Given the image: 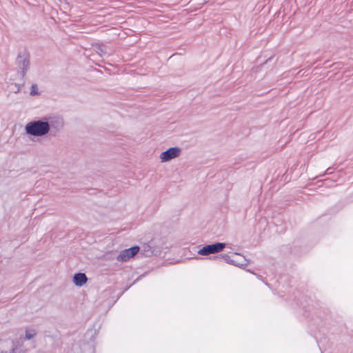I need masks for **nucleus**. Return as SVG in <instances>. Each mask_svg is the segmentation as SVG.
I'll return each instance as SVG.
<instances>
[{
    "label": "nucleus",
    "mask_w": 353,
    "mask_h": 353,
    "mask_svg": "<svg viewBox=\"0 0 353 353\" xmlns=\"http://www.w3.org/2000/svg\"><path fill=\"white\" fill-rule=\"evenodd\" d=\"M53 125L44 118L43 120H34L28 122L25 126L26 134L34 137H43L48 134Z\"/></svg>",
    "instance_id": "obj_1"
},
{
    "label": "nucleus",
    "mask_w": 353,
    "mask_h": 353,
    "mask_svg": "<svg viewBox=\"0 0 353 353\" xmlns=\"http://www.w3.org/2000/svg\"><path fill=\"white\" fill-rule=\"evenodd\" d=\"M17 65L18 68V76L20 79L23 80L25 78L26 72L30 66V58L26 54H19L17 58Z\"/></svg>",
    "instance_id": "obj_2"
},
{
    "label": "nucleus",
    "mask_w": 353,
    "mask_h": 353,
    "mask_svg": "<svg viewBox=\"0 0 353 353\" xmlns=\"http://www.w3.org/2000/svg\"><path fill=\"white\" fill-rule=\"evenodd\" d=\"M225 248V243H215L213 244L206 245L199 249L197 253L200 255L208 256L212 254H216L221 252Z\"/></svg>",
    "instance_id": "obj_3"
},
{
    "label": "nucleus",
    "mask_w": 353,
    "mask_h": 353,
    "mask_svg": "<svg viewBox=\"0 0 353 353\" xmlns=\"http://www.w3.org/2000/svg\"><path fill=\"white\" fill-rule=\"evenodd\" d=\"M139 250L140 248L137 245L133 246L128 249H125L120 252V253L117 256V259L119 262H126L134 256Z\"/></svg>",
    "instance_id": "obj_4"
},
{
    "label": "nucleus",
    "mask_w": 353,
    "mask_h": 353,
    "mask_svg": "<svg viewBox=\"0 0 353 353\" xmlns=\"http://www.w3.org/2000/svg\"><path fill=\"white\" fill-rule=\"evenodd\" d=\"M181 152V150L179 147L170 148L160 154L161 161L163 163L168 162L174 158L178 157Z\"/></svg>",
    "instance_id": "obj_5"
},
{
    "label": "nucleus",
    "mask_w": 353,
    "mask_h": 353,
    "mask_svg": "<svg viewBox=\"0 0 353 353\" xmlns=\"http://www.w3.org/2000/svg\"><path fill=\"white\" fill-rule=\"evenodd\" d=\"M141 252L145 256H151L155 252V248L153 241L144 243L141 247Z\"/></svg>",
    "instance_id": "obj_6"
},
{
    "label": "nucleus",
    "mask_w": 353,
    "mask_h": 353,
    "mask_svg": "<svg viewBox=\"0 0 353 353\" xmlns=\"http://www.w3.org/2000/svg\"><path fill=\"white\" fill-rule=\"evenodd\" d=\"M87 280L85 273H77L73 276V282L77 286H82L86 283Z\"/></svg>",
    "instance_id": "obj_7"
},
{
    "label": "nucleus",
    "mask_w": 353,
    "mask_h": 353,
    "mask_svg": "<svg viewBox=\"0 0 353 353\" xmlns=\"http://www.w3.org/2000/svg\"><path fill=\"white\" fill-rule=\"evenodd\" d=\"M248 264V260L239 253H234V265L243 266Z\"/></svg>",
    "instance_id": "obj_8"
},
{
    "label": "nucleus",
    "mask_w": 353,
    "mask_h": 353,
    "mask_svg": "<svg viewBox=\"0 0 353 353\" xmlns=\"http://www.w3.org/2000/svg\"><path fill=\"white\" fill-rule=\"evenodd\" d=\"M216 258L222 259L225 263L234 265V254L232 256H230L225 254H220L219 256H216Z\"/></svg>",
    "instance_id": "obj_9"
},
{
    "label": "nucleus",
    "mask_w": 353,
    "mask_h": 353,
    "mask_svg": "<svg viewBox=\"0 0 353 353\" xmlns=\"http://www.w3.org/2000/svg\"><path fill=\"white\" fill-rule=\"evenodd\" d=\"M36 332L34 330H26V339H31L36 336Z\"/></svg>",
    "instance_id": "obj_10"
},
{
    "label": "nucleus",
    "mask_w": 353,
    "mask_h": 353,
    "mask_svg": "<svg viewBox=\"0 0 353 353\" xmlns=\"http://www.w3.org/2000/svg\"><path fill=\"white\" fill-rule=\"evenodd\" d=\"M24 83H25L24 79L23 80L21 79V83H14V85L15 87V90H14V92L18 93L20 91L21 88L24 85Z\"/></svg>",
    "instance_id": "obj_11"
},
{
    "label": "nucleus",
    "mask_w": 353,
    "mask_h": 353,
    "mask_svg": "<svg viewBox=\"0 0 353 353\" xmlns=\"http://www.w3.org/2000/svg\"><path fill=\"white\" fill-rule=\"evenodd\" d=\"M38 93L37 85L36 84H32L31 86L30 95L34 96L38 94Z\"/></svg>",
    "instance_id": "obj_12"
},
{
    "label": "nucleus",
    "mask_w": 353,
    "mask_h": 353,
    "mask_svg": "<svg viewBox=\"0 0 353 353\" xmlns=\"http://www.w3.org/2000/svg\"><path fill=\"white\" fill-rule=\"evenodd\" d=\"M5 353H19V349L14 347L10 350L8 352H6Z\"/></svg>",
    "instance_id": "obj_13"
},
{
    "label": "nucleus",
    "mask_w": 353,
    "mask_h": 353,
    "mask_svg": "<svg viewBox=\"0 0 353 353\" xmlns=\"http://www.w3.org/2000/svg\"><path fill=\"white\" fill-rule=\"evenodd\" d=\"M59 125H60V126L61 127V126L63 125V122H62V121H61V122L59 123Z\"/></svg>",
    "instance_id": "obj_14"
}]
</instances>
